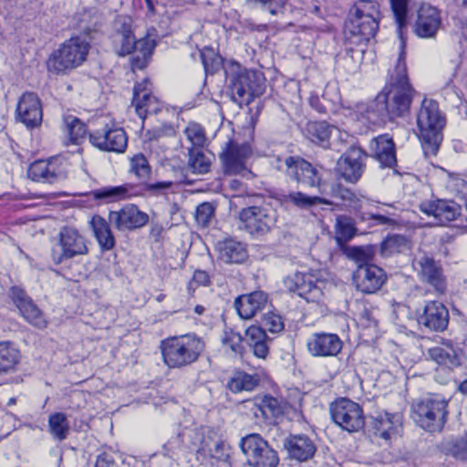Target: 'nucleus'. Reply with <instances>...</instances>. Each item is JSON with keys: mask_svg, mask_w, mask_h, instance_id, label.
<instances>
[{"mask_svg": "<svg viewBox=\"0 0 467 467\" xmlns=\"http://www.w3.org/2000/svg\"><path fill=\"white\" fill-rule=\"evenodd\" d=\"M111 39L113 49L118 56L125 57L135 52V55L130 59L133 70L143 69L147 67L155 45L149 38L135 40L130 17L119 16L114 21V32Z\"/></svg>", "mask_w": 467, "mask_h": 467, "instance_id": "nucleus-1", "label": "nucleus"}, {"mask_svg": "<svg viewBox=\"0 0 467 467\" xmlns=\"http://www.w3.org/2000/svg\"><path fill=\"white\" fill-rule=\"evenodd\" d=\"M380 93L386 98V106L392 120L409 113L416 91L409 81L403 52L389 71V82Z\"/></svg>", "mask_w": 467, "mask_h": 467, "instance_id": "nucleus-2", "label": "nucleus"}, {"mask_svg": "<svg viewBox=\"0 0 467 467\" xmlns=\"http://www.w3.org/2000/svg\"><path fill=\"white\" fill-rule=\"evenodd\" d=\"M164 364L170 368H183L195 363L204 351V341L194 334L170 337L160 345Z\"/></svg>", "mask_w": 467, "mask_h": 467, "instance_id": "nucleus-3", "label": "nucleus"}, {"mask_svg": "<svg viewBox=\"0 0 467 467\" xmlns=\"http://www.w3.org/2000/svg\"><path fill=\"white\" fill-rule=\"evenodd\" d=\"M445 118L432 99H423L417 114V127L426 157L436 156L442 141Z\"/></svg>", "mask_w": 467, "mask_h": 467, "instance_id": "nucleus-4", "label": "nucleus"}, {"mask_svg": "<svg viewBox=\"0 0 467 467\" xmlns=\"http://www.w3.org/2000/svg\"><path fill=\"white\" fill-rule=\"evenodd\" d=\"M410 411L412 420L420 429L431 433L441 432L448 420V400L431 394L413 400Z\"/></svg>", "mask_w": 467, "mask_h": 467, "instance_id": "nucleus-5", "label": "nucleus"}, {"mask_svg": "<svg viewBox=\"0 0 467 467\" xmlns=\"http://www.w3.org/2000/svg\"><path fill=\"white\" fill-rule=\"evenodd\" d=\"M379 5L373 1H359L350 11V17L345 25V32L356 37V43L368 41L379 28Z\"/></svg>", "mask_w": 467, "mask_h": 467, "instance_id": "nucleus-6", "label": "nucleus"}, {"mask_svg": "<svg viewBox=\"0 0 467 467\" xmlns=\"http://www.w3.org/2000/svg\"><path fill=\"white\" fill-rule=\"evenodd\" d=\"M230 81L233 99L239 104H250L255 97L262 94V74L254 70L242 68L239 64H233L232 73L226 71Z\"/></svg>", "mask_w": 467, "mask_h": 467, "instance_id": "nucleus-7", "label": "nucleus"}, {"mask_svg": "<svg viewBox=\"0 0 467 467\" xmlns=\"http://www.w3.org/2000/svg\"><path fill=\"white\" fill-rule=\"evenodd\" d=\"M89 44L81 36L71 37L54 51L47 60L51 72L63 73L80 66L87 58Z\"/></svg>", "mask_w": 467, "mask_h": 467, "instance_id": "nucleus-8", "label": "nucleus"}, {"mask_svg": "<svg viewBox=\"0 0 467 467\" xmlns=\"http://www.w3.org/2000/svg\"><path fill=\"white\" fill-rule=\"evenodd\" d=\"M88 253L87 239L78 230L63 226L53 241L51 259L57 265Z\"/></svg>", "mask_w": 467, "mask_h": 467, "instance_id": "nucleus-9", "label": "nucleus"}, {"mask_svg": "<svg viewBox=\"0 0 467 467\" xmlns=\"http://www.w3.org/2000/svg\"><path fill=\"white\" fill-rule=\"evenodd\" d=\"M172 185L171 182H158L154 183H140L138 185L125 183L119 186H107L94 190L90 192L94 200H102L106 202L125 200L133 196L143 194L144 192L159 196L166 193Z\"/></svg>", "mask_w": 467, "mask_h": 467, "instance_id": "nucleus-10", "label": "nucleus"}, {"mask_svg": "<svg viewBox=\"0 0 467 467\" xmlns=\"http://www.w3.org/2000/svg\"><path fill=\"white\" fill-rule=\"evenodd\" d=\"M412 267L421 282L431 285L436 293L443 295L447 280L440 261L425 250L419 248L412 259Z\"/></svg>", "mask_w": 467, "mask_h": 467, "instance_id": "nucleus-11", "label": "nucleus"}, {"mask_svg": "<svg viewBox=\"0 0 467 467\" xmlns=\"http://www.w3.org/2000/svg\"><path fill=\"white\" fill-rule=\"evenodd\" d=\"M240 447L252 467H276L279 462L277 452L259 434L244 437Z\"/></svg>", "mask_w": 467, "mask_h": 467, "instance_id": "nucleus-12", "label": "nucleus"}, {"mask_svg": "<svg viewBox=\"0 0 467 467\" xmlns=\"http://www.w3.org/2000/svg\"><path fill=\"white\" fill-rule=\"evenodd\" d=\"M330 415L337 425L348 432H357L365 426L361 406L347 398L338 399L331 403Z\"/></svg>", "mask_w": 467, "mask_h": 467, "instance_id": "nucleus-13", "label": "nucleus"}, {"mask_svg": "<svg viewBox=\"0 0 467 467\" xmlns=\"http://www.w3.org/2000/svg\"><path fill=\"white\" fill-rule=\"evenodd\" d=\"M321 284L322 281L312 271L295 272L284 278V285L288 291L296 293L308 302H315L321 298Z\"/></svg>", "mask_w": 467, "mask_h": 467, "instance_id": "nucleus-14", "label": "nucleus"}, {"mask_svg": "<svg viewBox=\"0 0 467 467\" xmlns=\"http://www.w3.org/2000/svg\"><path fill=\"white\" fill-rule=\"evenodd\" d=\"M286 175L307 187L320 189L323 185V174L321 168L314 166L309 161L298 156H290L285 160Z\"/></svg>", "mask_w": 467, "mask_h": 467, "instance_id": "nucleus-15", "label": "nucleus"}, {"mask_svg": "<svg viewBox=\"0 0 467 467\" xmlns=\"http://www.w3.org/2000/svg\"><path fill=\"white\" fill-rule=\"evenodd\" d=\"M28 177L38 182L57 183L67 177V164L59 157L47 160H37L30 164L27 171Z\"/></svg>", "mask_w": 467, "mask_h": 467, "instance_id": "nucleus-16", "label": "nucleus"}, {"mask_svg": "<svg viewBox=\"0 0 467 467\" xmlns=\"http://www.w3.org/2000/svg\"><path fill=\"white\" fill-rule=\"evenodd\" d=\"M89 141L100 150L122 153L128 145V136L122 128L105 126L90 132Z\"/></svg>", "mask_w": 467, "mask_h": 467, "instance_id": "nucleus-17", "label": "nucleus"}, {"mask_svg": "<svg viewBox=\"0 0 467 467\" xmlns=\"http://www.w3.org/2000/svg\"><path fill=\"white\" fill-rule=\"evenodd\" d=\"M449 310L440 301L432 300L425 303L417 312V322L420 327L429 331L442 332L449 324Z\"/></svg>", "mask_w": 467, "mask_h": 467, "instance_id": "nucleus-18", "label": "nucleus"}, {"mask_svg": "<svg viewBox=\"0 0 467 467\" xmlns=\"http://www.w3.org/2000/svg\"><path fill=\"white\" fill-rule=\"evenodd\" d=\"M252 154L251 146L248 143L239 144L230 141L227 147L220 154L223 169L228 174L250 173L246 168V161Z\"/></svg>", "mask_w": 467, "mask_h": 467, "instance_id": "nucleus-19", "label": "nucleus"}, {"mask_svg": "<svg viewBox=\"0 0 467 467\" xmlns=\"http://www.w3.org/2000/svg\"><path fill=\"white\" fill-rule=\"evenodd\" d=\"M366 158L359 147H350L337 162V174L348 182H357L364 172Z\"/></svg>", "mask_w": 467, "mask_h": 467, "instance_id": "nucleus-20", "label": "nucleus"}, {"mask_svg": "<svg viewBox=\"0 0 467 467\" xmlns=\"http://www.w3.org/2000/svg\"><path fill=\"white\" fill-rule=\"evenodd\" d=\"M386 281V273L375 265H360L353 273V284L363 294L376 293Z\"/></svg>", "mask_w": 467, "mask_h": 467, "instance_id": "nucleus-21", "label": "nucleus"}, {"mask_svg": "<svg viewBox=\"0 0 467 467\" xmlns=\"http://www.w3.org/2000/svg\"><path fill=\"white\" fill-rule=\"evenodd\" d=\"M8 296L19 309L22 317L28 323L37 328H45L47 327V322L44 314L24 289L18 286H12L8 292Z\"/></svg>", "mask_w": 467, "mask_h": 467, "instance_id": "nucleus-22", "label": "nucleus"}, {"mask_svg": "<svg viewBox=\"0 0 467 467\" xmlns=\"http://www.w3.org/2000/svg\"><path fill=\"white\" fill-rule=\"evenodd\" d=\"M16 112V120L23 123L27 129H35L42 122L41 101L34 92H25L20 97Z\"/></svg>", "mask_w": 467, "mask_h": 467, "instance_id": "nucleus-23", "label": "nucleus"}, {"mask_svg": "<svg viewBox=\"0 0 467 467\" xmlns=\"http://www.w3.org/2000/svg\"><path fill=\"white\" fill-rule=\"evenodd\" d=\"M240 220L244 228L252 234H264L268 233L275 224V215L262 207L252 206L243 209L240 213Z\"/></svg>", "mask_w": 467, "mask_h": 467, "instance_id": "nucleus-24", "label": "nucleus"}, {"mask_svg": "<svg viewBox=\"0 0 467 467\" xmlns=\"http://www.w3.org/2000/svg\"><path fill=\"white\" fill-rule=\"evenodd\" d=\"M132 106L141 119H145L148 115L157 114L161 110V105L152 95L151 83L148 79L135 85Z\"/></svg>", "mask_w": 467, "mask_h": 467, "instance_id": "nucleus-25", "label": "nucleus"}, {"mask_svg": "<svg viewBox=\"0 0 467 467\" xmlns=\"http://www.w3.org/2000/svg\"><path fill=\"white\" fill-rule=\"evenodd\" d=\"M358 119L367 124L382 125L387 120H392L386 106V98L379 92L368 103H358L356 106Z\"/></svg>", "mask_w": 467, "mask_h": 467, "instance_id": "nucleus-26", "label": "nucleus"}, {"mask_svg": "<svg viewBox=\"0 0 467 467\" xmlns=\"http://www.w3.org/2000/svg\"><path fill=\"white\" fill-rule=\"evenodd\" d=\"M109 220L119 231H130L144 226L149 215L137 206L129 204L119 211L110 212Z\"/></svg>", "mask_w": 467, "mask_h": 467, "instance_id": "nucleus-27", "label": "nucleus"}, {"mask_svg": "<svg viewBox=\"0 0 467 467\" xmlns=\"http://www.w3.org/2000/svg\"><path fill=\"white\" fill-rule=\"evenodd\" d=\"M307 349L314 357H336L342 349V340L337 334L315 333L307 341Z\"/></svg>", "mask_w": 467, "mask_h": 467, "instance_id": "nucleus-28", "label": "nucleus"}, {"mask_svg": "<svg viewBox=\"0 0 467 467\" xmlns=\"http://www.w3.org/2000/svg\"><path fill=\"white\" fill-rule=\"evenodd\" d=\"M441 25L440 11L430 5H421L418 11V18L414 25V32L420 37L435 36Z\"/></svg>", "mask_w": 467, "mask_h": 467, "instance_id": "nucleus-29", "label": "nucleus"}, {"mask_svg": "<svg viewBox=\"0 0 467 467\" xmlns=\"http://www.w3.org/2000/svg\"><path fill=\"white\" fill-rule=\"evenodd\" d=\"M268 304V296L258 290L239 296L234 301V306L240 317L250 319L263 311Z\"/></svg>", "mask_w": 467, "mask_h": 467, "instance_id": "nucleus-30", "label": "nucleus"}, {"mask_svg": "<svg viewBox=\"0 0 467 467\" xmlns=\"http://www.w3.org/2000/svg\"><path fill=\"white\" fill-rule=\"evenodd\" d=\"M420 211L433 216L441 224L454 221L460 214L462 207L453 201L437 200L420 204Z\"/></svg>", "mask_w": 467, "mask_h": 467, "instance_id": "nucleus-31", "label": "nucleus"}, {"mask_svg": "<svg viewBox=\"0 0 467 467\" xmlns=\"http://www.w3.org/2000/svg\"><path fill=\"white\" fill-rule=\"evenodd\" d=\"M370 150L382 167L392 168L396 165L395 145L388 134L374 138L370 142Z\"/></svg>", "mask_w": 467, "mask_h": 467, "instance_id": "nucleus-32", "label": "nucleus"}, {"mask_svg": "<svg viewBox=\"0 0 467 467\" xmlns=\"http://www.w3.org/2000/svg\"><path fill=\"white\" fill-rule=\"evenodd\" d=\"M289 456L299 462L312 458L317 451L314 441L306 435H293L285 440Z\"/></svg>", "mask_w": 467, "mask_h": 467, "instance_id": "nucleus-33", "label": "nucleus"}, {"mask_svg": "<svg viewBox=\"0 0 467 467\" xmlns=\"http://www.w3.org/2000/svg\"><path fill=\"white\" fill-rule=\"evenodd\" d=\"M200 451L218 462H226L230 457V446L217 437L216 432L208 431L201 441Z\"/></svg>", "mask_w": 467, "mask_h": 467, "instance_id": "nucleus-34", "label": "nucleus"}, {"mask_svg": "<svg viewBox=\"0 0 467 467\" xmlns=\"http://www.w3.org/2000/svg\"><path fill=\"white\" fill-rule=\"evenodd\" d=\"M277 200L282 205H293L298 209L306 210L317 204H330L331 202L319 196H309L302 192H290L279 193Z\"/></svg>", "mask_w": 467, "mask_h": 467, "instance_id": "nucleus-35", "label": "nucleus"}, {"mask_svg": "<svg viewBox=\"0 0 467 467\" xmlns=\"http://www.w3.org/2000/svg\"><path fill=\"white\" fill-rule=\"evenodd\" d=\"M371 425L376 436L389 440L396 434L397 428L400 425V417L399 414H379L373 418Z\"/></svg>", "mask_w": 467, "mask_h": 467, "instance_id": "nucleus-36", "label": "nucleus"}, {"mask_svg": "<svg viewBox=\"0 0 467 467\" xmlns=\"http://www.w3.org/2000/svg\"><path fill=\"white\" fill-rule=\"evenodd\" d=\"M90 224L101 251L112 250L116 245V241L109 223L103 217L94 215Z\"/></svg>", "mask_w": 467, "mask_h": 467, "instance_id": "nucleus-37", "label": "nucleus"}, {"mask_svg": "<svg viewBox=\"0 0 467 467\" xmlns=\"http://www.w3.org/2000/svg\"><path fill=\"white\" fill-rule=\"evenodd\" d=\"M246 340L255 357L266 358L269 354L268 337L261 327L251 326L246 329Z\"/></svg>", "mask_w": 467, "mask_h": 467, "instance_id": "nucleus-38", "label": "nucleus"}, {"mask_svg": "<svg viewBox=\"0 0 467 467\" xmlns=\"http://www.w3.org/2000/svg\"><path fill=\"white\" fill-rule=\"evenodd\" d=\"M219 257L228 264H241L247 258V251L244 244L227 239L219 244Z\"/></svg>", "mask_w": 467, "mask_h": 467, "instance_id": "nucleus-39", "label": "nucleus"}, {"mask_svg": "<svg viewBox=\"0 0 467 467\" xmlns=\"http://www.w3.org/2000/svg\"><path fill=\"white\" fill-rule=\"evenodd\" d=\"M21 359L20 351L9 341L0 342V375L13 373Z\"/></svg>", "mask_w": 467, "mask_h": 467, "instance_id": "nucleus-40", "label": "nucleus"}, {"mask_svg": "<svg viewBox=\"0 0 467 467\" xmlns=\"http://www.w3.org/2000/svg\"><path fill=\"white\" fill-rule=\"evenodd\" d=\"M429 357L439 365L449 368L461 366V355L451 347H434L429 349Z\"/></svg>", "mask_w": 467, "mask_h": 467, "instance_id": "nucleus-41", "label": "nucleus"}, {"mask_svg": "<svg viewBox=\"0 0 467 467\" xmlns=\"http://www.w3.org/2000/svg\"><path fill=\"white\" fill-rule=\"evenodd\" d=\"M410 240L401 234H389L380 244L379 254L382 257L402 254L410 250Z\"/></svg>", "mask_w": 467, "mask_h": 467, "instance_id": "nucleus-42", "label": "nucleus"}, {"mask_svg": "<svg viewBox=\"0 0 467 467\" xmlns=\"http://www.w3.org/2000/svg\"><path fill=\"white\" fill-rule=\"evenodd\" d=\"M260 383L257 374H248L244 371H236L227 383L228 389L234 393L241 391H252Z\"/></svg>", "mask_w": 467, "mask_h": 467, "instance_id": "nucleus-43", "label": "nucleus"}, {"mask_svg": "<svg viewBox=\"0 0 467 467\" xmlns=\"http://www.w3.org/2000/svg\"><path fill=\"white\" fill-rule=\"evenodd\" d=\"M256 418L270 420L277 418L284 413L282 403L276 398L265 396L258 404H254L253 409Z\"/></svg>", "mask_w": 467, "mask_h": 467, "instance_id": "nucleus-44", "label": "nucleus"}, {"mask_svg": "<svg viewBox=\"0 0 467 467\" xmlns=\"http://www.w3.org/2000/svg\"><path fill=\"white\" fill-rule=\"evenodd\" d=\"M410 0H390L391 10L397 24V32L401 41V48H404V30L408 25V11Z\"/></svg>", "mask_w": 467, "mask_h": 467, "instance_id": "nucleus-45", "label": "nucleus"}, {"mask_svg": "<svg viewBox=\"0 0 467 467\" xmlns=\"http://www.w3.org/2000/svg\"><path fill=\"white\" fill-rule=\"evenodd\" d=\"M354 220L347 215H338L336 220V239L338 244L348 242L356 234Z\"/></svg>", "mask_w": 467, "mask_h": 467, "instance_id": "nucleus-46", "label": "nucleus"}, {"mask_svg": "<svg viewBox=\"0 0 467 467\" xmlns=\"http://www.w3.org/2000/svg\"><path fill=\"white\" fill-rule=\"evenodd\" d=\"M48 427L52 436L58 441L66 440L69 433L67 416L62 412H56L49 416Z\"/></svg>", "mask_w": 467, "mask_h": 467, "instance_id": "nucleus-47", "label": "nucleus"}, {"mask_svg": "<svg viewBox=\"0 0 467 467\" xmlns=\"http://www.w3.org/2000/svg\"><path fill=\"white\" fill-rule=\"evenodd\" d=\"M306 130L307 138L314 143L327 141L331 134V128L325 121L309 122Z\"/></svg>", "mask_w": 467, "mask_h": 467, "instance_id": "nucleus-48", "label": "nucleus"}, {"mask_svg": "<svg viewBox=\"0 0 467 467\" xmlns=\"http://www.w3.org/2000/svg\"><path fill=\"white\" fill-rule=\"evenodd\" d=\"M66 132L73 144H79L87 134V129L78 118L68 116L65 119Z\"/></svg>", "mask_w": 467, "mask_h": 467, "instance_id": "nucleus-49", "label": "nucleus"}, {"mask_svg": "<svg viewBox=\"0 0 467 467\" xmlns=\"http://www.w3.org/2000/svg\"><path fill=\"white\" fill-rule=\"evenodd\" d=\"M210 161L199 149H189V167L194 173L203 174L210 169Z\"/></svg>", "mask_w": 467, "mask_h": 467, "instance_id": "nucleus-50", "label": "nucleus"}, {"mask_svg": "<svg viewBox=\"0 0 467 467\" xmlns=\"http://www.w3.org/2000/svg\"><path fill=\"white\" fill-rule=\"evenodd\" d=\"M200 57L206 73L213 75L223 66V58L213 48L205 47L200 50Z\"/></svg>", "mask_w": 467, "mask_h": 467, "instance_id": "nucleus-51", "label": "nucleus"}, {"mask_svg": "<svg viewBox=\"0 0 467 467\" xmlns=\"http://www.w3.org/2000/svg\"><path fill=\"white\" fill-rule=\"evenodd\" d=\"M188 141L191 143L192 148H202L206 141V135L203 128L196 123L191 122L183 130Z\"/></svg>", "mask_w": 467, "mask_h": 467, "instance_id": "nucleus-52", "label": "nucleus"}, {"mask_svg": "<svg viewBox=\"0 0 467 467\" xmlns=\"http://www.w3.org/2000/svg\"><path fill=\"white\" fill-rule=\"evenodd\" d=\"M444 451L456 459L467 461V435L447 441Z\"/></svg>", "mask_w": 467, "mask_h": 467, "instance_id": "nucleus-53", "label": "nucleus"}, {"mask_svg": "<svg viewBox=\"0 0 467 467\" xmlns=\"http://www.w3.org/2000/svg\"><path fill=\"white\" fill-rule=\"evenodd\" d=\"M130 171L139 180L144 181L150 174V166L143 154H137L130 159Z\"/></svg>", "mask_w": 467, "mask_h": 467, "instance_id": "nucleus-54", "label": "nucleus"}, {"mask_svg": "<svg viewBox=\"0 0 467 467\" xmlns=\"http://www.w3.org/2000/svg\"><path fill=\"white\" fill-rule=\"evenodd\" d=\"M374 249L371 246L366 247H350L347 251V255L348 258L352 259L358 264V266L360 265H369L373 258Z\"/></svg>", "mask_w": 467, "mask_h": 467, "instance_id": "nucleus-55", "label": "nucleus"}, {"mask_svg": "<svg viewBox=\"0 0 467 467\" xmlns=\"http://www.w3.org/2000/svg\"><path fill=\"white\" fill-rule=\"evenodd\" d=\"M262 326L265 331L274 334L282 332L285 327L282 317L275 312H268L262 317Z\"/></svg>", "mask_w": 467, "mask_h": 467, "instance_id": "nucleus-56", "label": "nucleus"}, {"mask_svg": "<svg viewBox=\"0 0 467 467\" xmlns=\"http://www.w3.org/2000/svg\"><path fill=\"white\" fill-rule=\"evenodd\" d=\"M213 215L214 207L210 202H203L196 208L195 220L202 227L208 226Z\"/></svg>", "mask_w": 467, "mask_h": 467, "instance_id": "nucleus-57", "label": "nucleus"}, {"mask_svg": "<svg viewBox=\"0 0 467 467\" xmlns=\"http://www.w3.org/2000/svg\"><path fill=\"white\" fill-rule=\"evenodd\" d=\"M223 344L235 354H241L244 350L243 337L233 330L224 332Z\"/></svg>", "mask_w": 467, "mask_h": 467, "instance_id": "nucleus-58", "label": "nucleus"}, {"mask_svg": "<svg viewBox=\"0 0 467 467\" xmlns=\"http://www.w3.org/2000/svg\"><path fill=\"white\" fill-rule=\"evenodd\" d=\"M333 192L336 197L346 202L350 208L358 210L361 207V199L350 190L338 186L337 189Z\"/></svg>", "mask_w": 467, "mask_h": 467, "instance_id": "nucleus-59", "label": "nucleus"}, {"mask_svg": "<svg viewBox=\"0 0 467 467\" xmlns=\"http://www.w3.org/2000/svg\"><path fill=\"white\" fill-rule=\"evenodd\" d=\"M175 134V130L171 125L163 124L161 127L148 130L144 138L148 141L159 140L165 137H172Z\"/></svg>", "mask_w": 467, "mask_h": 467, "instance_id": "nucleus-60", "label": "nucleus"}, {"mask_svg": "<svg viewBox=\"0 0 467 467\" xmlns=\"http://www.w3.org/2000/svg\"><path fill=\"white\" fill-rule=\"evenodd\" d=\"M368 218L374 220L377 225H395L397 220L393 213H369Z\"/></svg>", "mask_w": 467, "mask_h": 467, "instance_id": "nucleus-61", "label": "nucleus"}, {"mask_svg": "<svg viewBox=\"0 0 467 467\" xmlns=\"http://www.w3.org/2000/svg\"><path fill=\"white\" fill-rule=\"evenodd\" d=\"M256 3L262 4L270 14L275 16L282 12L286 3V0H254Z\"/></svg>", "mask_w": 467, "mask_h": 467, "instance_id": "nucleus-62", "label": "nucleus"}, {"mask_svg": "<svg viewBox=\"0 0 467 467\" xmlns=\"http://www.w3.org/2000/svg\"><path fill=\"white\" fill-rule=\"evenodd\" d=\"M210 275L207 272L203 270H196L193 273V276L189 283V289H193L195 285H210Z\"/></svg>", "mask_w": 467, "mask_h": 467, "instance_id": "nucleus-63", "label": "nucleus"}, {"mask_svg": "<svg viewBox=\"0 0 467 467\" xmlns=\"http://www.w3.org/2000/svg\"><path fill=\"white\" fill-rule=\"evenodd\" d=\"M95 467H117V464L110 453L103 452L98 456Z\"/></svg>", "mask_w": 467, "mask_h": 467, "instance_id": "nucleus-64", "label": "nucleus"}]
</instances>
